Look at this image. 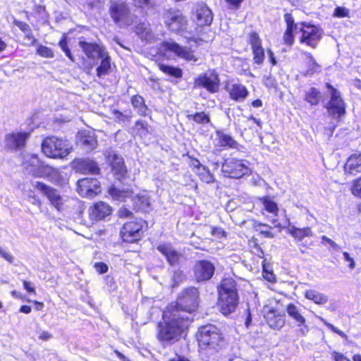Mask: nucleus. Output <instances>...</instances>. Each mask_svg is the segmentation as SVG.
Instances as JSON below:
<instances>
[{"instance_id":"obj_1","label":"nucleus","mask_w":361,"mask_h":361,"mask_svg":"<svg viewBox=\"0 0 361 361\" xmlns=\"http://www.w3.org/2000/svg\"><path fill=\"white\" fill-rule=\"evenodd\" d=\"M190 322L191 318L178 308H167L163 312L162 321L157 325L158 339L164 344L178 341Z\"/></svg>"},{"instance_id":"obj_2","label":"nucleus","mask_w":361,"mask_h":361,"mask_svg":"<svg viewBox=\"0 0 361 361\" xmlns=\"http://www.w3.org/2000/svg\"><path fill=\"white\" fill-rule=\"evenodd\" d=\"M219 305L221 312L228 315L233 312L238 303L237 283L232 278L224 279L218 286Z\"/></svg>"},{"instance_id":"obj_3","label":"nucleus","mask_w":361,"mask_h":361,"mask_svg":"<svg viewBox=\"0 0 361 361\" xmlns=\"http://www.w3.org/2000/svg\"><path fill=\"white\" fill-rule=\"evenodd\" d=\"M197 339L202 348L214 351H218L224 341L219 329L211 324L199 329Z\"/></svg>"},{"instance_id":"obj_4","label":"nucleus","mask_w":361,"mask_h":361,"mask_svg":"<svg viewBox=\"0 0 361 361\" xmlns=\"http://www.w3.org/2000/svg\"><path fill=\"white\" fill-rule=\"evenodd\" d=\"M23 160L25 173L34 177L49 178L54 176L56 172L55 169L42 162L36 154H24Z\"/></svg>"},{"instance_id":"obj_5","label":"nucleus","mask_w":361,"mask_h":361,"mask_svg":"<svg viewBox=\"0 0 361 361\" xmlns=\"http://www.w3.org/2000/svg\"><path fill=\"white\" fill-rule=\"evenodd\" d=\"M198 290L195 287H189L181 291L177 298L176 305H171L170 307L178 308L180 311L184 312L185 315L192 319L191 313L198 305Z\"/></svg>"},{"instance_id":"obj_6","label":"nucleus","mask_w":361,"mask_h":361,"mask_svg":"<svg viewBox=\"0 0 361 361\" xmlns=\"http://www.w3.org/2000/svg\"><path fill=\"white\" fill-rule=\"evenodd\" d=\"M42 150L47 157L54 159H62L70 153L68 141L54 136L43 140Z\"/></svg>"},{"instance_id":"obj_7","label":"nucleus","mask_w":361,"mask_h":361,"mask_svg":"<svg viewBox=\"0 0 361 361\" xmlns=\"http://www.w3.org/2000/svg\"><path fill=\"white\" fill-rule=\"evenodd\" d=\"M162 18L164 24L171 32L181 33L187 29V18L178 9L173 8L164 9Z\"/></svg>"},{"instance_id":"obj_8","label":"nucleus","mask_w":361,"mask_h":361,"mask_svg":"<svg viewBox=\"0 0 361 361\" xmlns=\"http://www.w3.org/2000/svg\"><path fill=\"white\" fill-rule=\"evenodd\" d=\"M248 161L228 158L225 159L221 166V171L226 177L231 178H240L249 172Z\"/></svg>"},{"instance_id":"obj_9","label":"nucleus","mask_w":361,"mask_h":361,"mask_svg":"<svg viewBox=\"0 0 361 361\" xmlns=\"http://www.w3.org/2000/svg\"><path fill=\"white\" fill-rule=\"evenodd\" d=\"M109 12L114 22L119 27L126 26L132 23L130 9L123 1H111Z\"/></svg>"},{"instance_id":"obj_10","label":"nucleus","mask_w":361,"mask_h":361,"mask_svg":"<svg viewBox=\"0 0 361 361\" xmlns=\"http://www.w3.org/2000/svg\"><path fill=\"white\" fill-rule=\"evenodd\" d=\"M194 85L205 88L210 93H216L220 86L219 75L214 70H209L195 79Z\"/></svg>"},{"instance_id":"obj_11","label":"nucleus","mask_w":361,"mask_h":361,"mask_svg":"<svg viewBox=\"0 0 361 361\" xmlns=\"http://www.w3.org/2000/svg\"><path fill=\"white\" fill-rule=\"evenodd\" d=\"M299 30L302 33L300 42L315 48L322 38V30L314 25L306 23H302Z\"/></svg>"},{"instance_id":"obj_12","label":"nucleus","mask_w":361,"mask_h":361,"mask_svg":"<svg viewBox=\"0 0 361 361\" xmlns=\"http://www.w3.org/2000/svg\"><path fill=\"white\" fill-rule=\"evenodd\" d=\"M142 226L143 222L140 219L124 224L121 231L123 241L134 243L140 239L142 233Z\"/></svg>"},{"instance_id":"obj_13","label":"nucleus","mask_w":361,"mask_h":361,"mask_svg":"<svg viewBox=\"0 0 361 361\" xmlns=\"http://www.w3.org/2000/svg\"><path fill=\"white\" fill-rule=\"evenodd\" d=\"M329 114L333 118H339L345 114V106L338 90H334L330 100L324 105Z\"/></svg>"},{"instance_id":"obj_14","label":"nucleus","mask_w":361,"mask_h":361,"mask_svg":"<svg viewBox=\"0 0 361 361\" xmlns=\"http://www.w3.org/2000/svg\"><path fill=\"white\" fill-rule=\"evenodd\" d=\"M30 133L27 132H12L5 135V147L11 151L17 152L23 149L26 145Z\"/></svg>"},{"instance_id":"obj_15","label":"nucleus","mask_w":361,"mask_h":361,"mask_svg":"<svg viewBox=\"0 0 361 361\" xmlns=\"http://www.w3.org/2000/svg\"><path fill=\"white\" fill-rule=\"evenodd\" d=\"M215 271L213 263L206 259L197 261L193 267L194 276L197 282L207 281Z\"/></svg>"},{"instance_id":"obj_16","label":"nucleus","mask_w":361,"mask_h":361,"mask_svg":"<svg viewBox=\"0 0 361 361\" xmlns=\"http://www.w3.org/2000/svg\"><path fill=\"white\" fill-rule=\"evenodd\" d=\"M33 186L39 190L49 200L58 211H60L63 205V200L56 189L51 188L44 183L36 181L33 183Z\"/></svg>"},{"instance_id":"obj_17","label":"nucleus","mask_w":361,"mask_h":361,"mask_svg":"<svg viewBox=\"0 0 361 361\" xmlns=\"http://www.w3.org/2000/svg\"><path fill=\"white\" fill-rule=\"evenodd\" d=\"M105 156L111 166L112 171L114 172L116 178L121 181L123 180L127 173L123 159L112 149L106 150Z\"/></svg>"},{"instance_id":"obj_18","label":"nucleus","mask_w":361,"mask_h":361,"mask_svg":"<svg viewBox=\"0 0 361 361\" xmlns=\"http://www.w3.org/2000/svg\"><path fill=\"white\" fill-rule=\"evenodd\" d=\"M78 192L85 197H93L100 192V183L96 178H85L78 180Z\"/></svg>"},{"instance_id":"obj_19","label":"nucleus","mask_w":361,"mask_h":361,"mask_svg":"<svg viewBox=\"0 0 361 361\" xmlns=\"http://www.w3.org/2000/svg\"><path fill=\"white\" fill-rule=\"evenodd\" d=\"M78 46L86 56L93 61L99 60V58L107 52L103 45L93 42H87L84 40H80Z\"/></svg>"},{"instance_id":"obj_20","label":"nucleus","mask_w":361,"mask_h":361,"mask_svg":"<svg viewBox=\"0 0 361 361\" xmlns=\"http://www.w3.org/2000/svg\"><path fill=\"white\" fill-rule=\"evenodd\" d=\"M286 312L288 315L295 322L298 326L302 327L300 332L303 335L309 331V327L305 325L306 319L303 316L302 310L300 307L290 303L286 307Z\"/></svg>"},{"instance_id":"obj_21","label":"nucleus","mask_w":361,"mask_h":361,"mask_svg":"<svg viewBox=\"0 0 361 361\" xmlns=\"http://www.w3.org/2000/svg\"><path fill=\"white\" fill-rule=\"evenodd\" d=\"M157 249L166 257L167 262L171 266H177L180 264L182 254L178 252L171 244H160Z\"/></svg>"},{"instance_id":"obj_22","label":"nucleus","mask_w":361,"mask_h":361,"mask_svg":"<svg viewBox=\"0 0 361 361\" xmlns=\"http://www.w3.org/2000/svg\"><path fill=\"white\" fill-rule=\"evenodd\" d=\"M196 23L199 26L210 25L213 21L212 10L204 3L197 4L195 8Z\"/></svg>"},{"instance_id":"obj_23","label":"nucleus","mask_w":361,"mask_h":361,"mask_svg":"<svg viewBox=\"0 0 361 361\" xmlns=\"http://www.w3.org/2000/svg\"><path fill=\"white\" fill-rule=\"evenodd\" d=\"M165 48L175 54L177 56L182 58L188 61L196 62L197 59L194 56L190 49L181 47L178 43L172 42H166L164 43Z\"/></svg>"},{"instance_id":"obj_24","label":"nucleus","mask_w":361,"mask_h":361,"mask_svg":"<svg viewBox=\"0 0 361 361\" xmlns=\"http://www.w3.org/2000/svg\"><path fill=\"white\" fill-rule=\"evenodd\" d=\"M73 165L76 171L83 174H97L100 171L97 164L90 159H75L73 162Z\"/></svg>"},{"instance_id":"obj_25","label":"nucleus","mask_w":361,"mask_h":361,"mask_svg":"<svg viewBox=\"0 0 361 361\" xmlns=\"http://www.w3.org/2000/svg\"><path fill=\"white\" fill-rule=\"evenodd\" d=\"M111 212V207L104 202L95 203L89 211L90 219L94 221H99L104 219L109 216Z\"/></svg>"},{"instance_id":"obj_26","label":"nucleus","mask_w":361,"mask_h":361,"mask_svg":"<svg viewBox=\"0 0 361 361\" xmlns=\"http://www.w3.org/2000/svg\"><path fill=\"white\" fill-rule=\"evenodd\" d=\"M78 145L86 152L94 149L97 145V139L91 132H82L78 135Z\"/></svg>"},{"instance_id":"obj_27","label":"nucleus","mask_w":361,"mask_h":361,"mask_svg":"<svg viewBox=\"0 0 361 361\" xmlns=\"http://www.w3.org/2000/svg\"><path fill=\"white\" fill-rule=\"evenodd\" d=\"M345 172L352 175L361 173V153L352 154L344 166Z\"/></svg>"},{"instance_id":"obj_28","label":"nucleus","mask_w":361,"mask_h":361,"mask_svg":"<svg viewBox=\"0 0 361 361\" xmlns=\"http://www.w3.org/2000/svg\"><path fill=\"white\" fill-rule=\"evenodd\" d=\"M133 5L138 12L148 16L154 13L157 4L155 0H133Z\"/></svg>"},{"instance_id":"obj_29","label":"nucleus","mask_w":361,"mask_h":361,"mask_svg":"<svg viewBox=\"0 0 361 361\" xmlns=\"http://www.w3.org/2000/svg\"><path fill=\"white\" fill-rule=\"evenodd\" d=\"M266 318L269 326L274 329L279 330L281 329L285 324L284 314L277 313L276 311L274 310H269L267 312Z\"/></svg>"},{"instance_id":"obj_30","label":"nucleus","mask_w":361,"mask_h":361,"mask_svg":"<svg viewBox=\"0 0 361 361\" xmlns=\"http://www.w3.org/2000/svg\"><path fill=\"white\" fill-rule=\"evenodd\" d=\"M217 144L216 145L223 147H228L232 149H238L240 145L229 135L226 134L222 130H216Z\"/></svg>"},{"instance_id":"obj_31","label":"nucleus","mask_w":361,"mask_h":361,"mask_svg":"<svg viewBox=\"0 0 361 361\" xmlns=\"http://www.w3.org/2000/svg\"><path fill=\"white\" fill-rule=\"evenodd\" d=\"M230 97L236 101L242 102L248 95V91L246 87L241 84H233L228 90Z\"/></svg>"},{"instance_id":"obj_32","label":"nucleus","mask_w":361,"mask_h":361,"mask_svg":"<svg viewBox=\"0 0 361 361\" xmlns=\"http://www.w3.org/2000/svg\"><path fill=\"white\" fill-rule=\"evenodd\" d=\"M135 32L140 39L145 41H151L154 38V35L150 28L149 24L146 22L138 23L135 27Z\"/></svg>"},{"instance_id":"obj_33","label":"nucleus","mask_w":361,"mask_h":361,"mask_svg":"<svg viewBox=\"0 0 361 361\" xmlns=\"http://www.w3.org/2000/svg\"><path fill=\"white\" fill-rule=\"evenodd\" d=\"M133 208L135 211L147 212L149 208V199L147 195H138L131 199Z\"/></svg>"},{"instance_id":"obj_34","label":"nucleus","mask_w":361,"mask_h":361,"mask_svg":"<svg viewBox=\"0 0 361 361\" xmlns=\"http://www.w3.org/2000/svg\"><path fill=\"white\" fill-rule=\"evenodd\" d=\"M131 104L139 115L145 116L148 110L147 106L145 103L143 97L140 95H134L131 98Z\"/></svg>"},{"instance_id":"obj_35","label":"nucleus","mask_w":361,"mask_h":361,"mask_svg":"<svg viewBox=\"0 0 361 361\" xmlns=\"http://www.w3.org/2000/svg\"><path fill=\"white\" fill-rule=\"evenodd\" d=\"M99 60H101V62L97 68V75L100 78L109 73L111 68V58L106 52L99 58Z\"/></svg>"},{"instance_id":"obj_36","label":"nucleus","mask_w":361,"mask_h":361,"mask_svg":"<svg viewBox=\"0 0 361 361\" xmlns=\"http://www.w3.org/2000/svg\"><path fill=\"white\" fill-rule=\"evenodd\" d=\"M109 194L114 200L125 201L126 198L131 196L132 191L129 190H121L112 185L108 190Z\"/></svg>"},{"instance_id":"obj_37","label":"nucleus","mask_w":361,"mask_h":361,"mask_svg":"<svg viewBox=\"0 0 361 361\" xmlns=\"http://www.w3.org/2000/svg\"><path fill=\"white\" fill-rule=\"evenodd\" d=\"M321 92L316 87H310L305 91L304 99L312 106H317L321 99Z\"/></svg>"},{"instance_id":"obj_38","label":"nucleus","mask_w":361,"mask_h":361,"mask_svg":"<svg viewBox=\"0 0 361 361\" xmlns=\"http://www.w3.org/2000/svg\"><path fill=\"white\" fill-rule=\"evenodd\" d=\"M305 296L307 299L312 300L318 305H324L328 302V297L326 295L314 290H307Z\"/></svg>"},{"instance_id":"obj_39","label":"nucleus","mask_w":361,"mask_h":361,"mask_svg":"<svg viewBox=\"0 0 361 361\" xmlns=\"http://www.w3.org/2000/svg\"><path fill=\"white\" fill-rule=\"evenodd\" d=\"M159 69L165 74L174 77L176 78H180L183 75V71L180 68L173 67L166 64H159Z\"/></svg>"},{"instance_id":"obj_40","label":"nucleus","mask_w":361,"mask_h":361,"mask_svg":"<svg viewBox=\"0 0 361 361\" xmlns=\"http://www.w3.org/2000/svg\"><path fill=\"white\" fill-rule=\"evenodd\" d=\"M290 234L295 238L299 240H302L306 236H311L312 235L311 228L309 227H306L304 228H298L293 227L290 230Z\"/></svg>"},{"instance_id":"obj_41","label":"nucleus","mask_w":361,"mask_h":361,"mask_svg":"<svg viewBox=\"0 0 361 361\" xmlns=\"http://www.w3.org/2000/svg\"><path fill=\"white\" fill-rule=\"evenodd\" d=\"M189 120H193L197 123L204 124L210 122V118L204 112H197L187 116Z\"/></svg>"},{"instance_id":"obj_42","label":"nucleus","mask_w":361,"mask_h":361,"mask_svg":"<svg viewBox=\"0 0 361 361\" xmlns=\"http://www.w3.org/2000/svg\"><path fill=\"white\" fill-rule=\"evenodd\" d=\"M261 201L264 207V209L267 212L273 214L277 213L279 210L277 204L275 202L271 200L269 197H264L261 199Z\"/></svg>"},{"instance_id":"obj_43","label":"nucleus","mask_w":361,"mask_h":361,"mask_svg":"<svg viewBox=\"0 0 361 361\" xmlns=\"http://www.w3.org/2000/svg\"><path fill=\"white\" fill-rule=\"evenodd\" d=\"M185 277L186 276H185L183 271L180 270V269H176L173 271V274L172 276L171 286L173 288L178 286L185 279Z\"/></svg>"},{"instance_id":"obj_44","label":"nucleus","mask_w":361,"mask_h":361,"mask_svg":"<svg viewBox=\"0 0 361 361\" xmlns=\"http://www.w3.org/2000/svg\"><path fill=\"white\" fill-rule=\"evenodd\" d=\"M253 53V60L257 64H261L264 59V50L262 47L252 49Z\"/></svg>"},{"instance_id":"obj_45","label":"nucleus","mask_w":361,"mask_h":361,"mask_svg":"<svg viewBox=\"0 0 361 361\" xmlns=\"http://www.w3.org/2000/svg\"><path fill=\"white\" fill-rule=\"evenodd\" d=\"M306 54H307V56L308 59V64H309L307 74L312 75L313 73H314L316 72H319L320 66L317 63L314 57L310 53H307Z\"/></svg>"},{"instance_id":"obj_46","label":"nucleus","mask_w":361,"mask_h":361,"mask_svg":"<svg viewBox=\"0 0 361 361\" xmlns=\"http://www.w3.org/2000/svg\"><path fill=\"white\" fill-rule=\"evenodd\" d=\"M37 54L44 58H53L54 56L52 49L43 45L38 46L37 49Z\"/></svg>"},{"instance_id":"obj_47","label":"nucleus","mask_w":361,"mask_h":361,"mask_svg":"<svg viewBox=\"0 0 361 361\" xmlns=\"http://www.w3.org/2000/svg\"><path fill=\"white\" fill-rule=\"evenodd\" d=\"M284 19L286 23V30L288 32H293L298 30V24H295L294 22V19L292 17L291 14L286 13L284 15Z\"/></svg>"},{"instance_id":"obj_48","label":"nucleus","mask_w":361,"mask_h":361,"mask_svg":"<svg viewBox=\"0 0 361 361\" xmlns=\"http://www.w3.org/2000/svg\"><path fill=\"white\" fill-rule=\"evenodd\" d=\"M351 192L354 196L361 198V177L353 180Z\"/></svg>"},{"instance_id":"obj_49","label":"nucleus","mask_w":361,"mask_h":361,"mask_svg":"<svg viewBox=\"0 0 361 361\" xmlns=\"http://www.w3.org/2000/svg\"><path fill=\"white\" fill-rule=\"evenodd\" d=\"M112 114L118 121L122 122L128 121L132 116L130 111L125 114L116 109H114Z\"/></svg>"},{"instance_id":"obj_50","label":"nucleus","mask_w":361,"mask_h":361,"mask_svg":"<svg viewBox=\"0 0 361 361\" xmlns=\"http://www.w3.org/2000/svg\"><path fill=\"white\" fill-rule=\"evenodd\" d=\"M249 42L252 47V49L262 47V40L259 35L255 32L250 33Z\"/></svg>"},{"instance_id":"obj_51","label":"nucleus","mask_w":361,"mask_h":361,"mask_svg":"<svg viewBox=\"0 0 361 361\" xmlns=\"http://www.w3.org/2000/svg\"><path fill=\"white\" fill-rule=\"evenodd\" d=\"M202 169L204 171L200 174V178L207 183H211L214 181V177L210 173L209 169L207 166H202Z\"/></svg>"},{"instance_id":"obj_52","label":"nucleus","mask_w":361,"mask_h":361,"mask_svg":"<svg viewBox=\"0 0 361 361\" xmlns=\"http://www.w3.org/2000/svg\"><path fill=\"white\" fill-rule=\"evenodd\" d=\"M349 11L345 7H336L334 10V16L338 18H343L348 16Z\"/></svg>"},{"instance_id":"obj_53","label":"nucleus","mask_w":361,"mask_h":361,"mask_svg":"<svg viewBox=\"0 0 361 361\" xmlns=\"http://www.w3.org/2000/svg\"><path fill=\"white\" fill-rule=\"evenodd\" d=\"M14 24L24 33L27 32H29V30H31L30 25L25 22L15 20Z\"/></svg>"},{"instance_id":"obj_54","label":"nucleus","mask_w":361,"mask_h":361,"mask_svg":"<svg viewBox=\"0 0 361 361\" xmlns=\"http://www.w3.org/2000/svg\"><path fill=\"white\" fill-rule=\"evenodd\" d=\"M118 213L119 217H121V218H128L133 215L132 212L125 207H121L118 210Z\"/></svg>"},{"instance_id":"obj_55","label":"nucleus","mask_w":361,"mask_h":361,"mask_svg":"<svg viewBox=\"0 0 361 361\" xmlns=\"http://www.w3.org/2000/svg\"><path fill=\"white\" fill-rule=\"evenodd\" d=\"M94 267L99 274H104L108 271V266L104 262H97Z\"/></svg>"},{"instance_id":"obj_56","label":"nucleus","mask_w":361,"mask_h":361,"mask_svg":"<svg viewBox=\"0 0 361 361\" xmlns=\"http://www.w3.org/2000/svg\"><path fill=\"white\" fill-rule=\"evenodd\" d=\"M263 276L269 282H273L275 281V275L274 273L272 271H267L264 266L263 267Z\"/></svg>"},{"instance_id":"obj_57","label":"nucleus","mask_w":361,"mask_h":361,"mask_svg":"<svg viewBox=\"0 0 361 361\" xmlns=\"http://www.w3.org/2000/svg\"><path fill=\"white\" fill-rule=\"evenodd\" d=\"M293 32H288V30L285 31L283 39L286 44L290 45L293 43L294 37Z\"/></svg>"},{"instance_id":"obj_58","label":"nucleus","mask_w":361,"mask_h":361,"mask_svg":"<svg viewBox=\"0 0 361 361\" xmlns=\"http://www.w3.org/2000/svg\"><path fill=\"white\" fill-rule=\"evenodd\" d=\"M28 202L32 204L37 205L39 207H41L42 202L34 194H31L28 195Z\"/></svg>"},{"instance_id":"obj_59","label":"nucleus","mask_w":361,"mask_h":361,"mask_svg":"<svg viewBox=\"0 0 361 361\" xmlns=\"http://www.w3.org/2000/svg\"><path fill=\"white\" fill-rule=\"evenodd\" d=\"M135 126L137 128H141L144 130H146L147 132H149V126L145 121L139 120V121H136Z\"/></svg>"},{"instance_id":"obj_60","label":"nucleus","mask_w":361,"mask_h":361,"mask_svg":"<svg viewBox=\"0 0 361 361\" xmlns=\"http://www.w3.org/2000/svg\"><path fill=\"white\" fill-rule=\"evenodd\" d=\"M25 37L31 43V45H35V44L37 42V39L34 37L33 34H32V30H29V32H25Z\"/></svg>"},{"instance_id":"obj_61","label":"nucleus","mask_w":361,"mask_h":361,"mask_svg":"<svg viewBox=\"0 0 361 361\" xmlns=\"http://www.w3.org/2000/svg\"><path fill=\"white\" fill-rule=\"evenodd\" d=\"M333 356L334 361H350L348 358L340 353L334 352Z\"/></svg>"},{"instance_id":"obj_62","label":"nucleus","mask_w":361,"mask_h":361,"mask_svg":"<svg viewBox=\"0 0 361 361\" xmlns=\"http://www.w3.org/2000/svg\"><path fill=\"white\" fill-rule=\"evenodd\" d=\"M343 257L345 261L349 262V267L350 269H353L355 267V262L353 259L350 256V255L347 252H344L343 253Z\"/></svg>"},{"instance_id":"obj_63","label":"nucleus","mask_w":361,"mask_h":361,"mask_svg":"<svg viewBox=\"0 0 361 361\" xmlns=\"http://www.w3.org/2000/svg\"><path fill=\"white\" fill-rule=\"evenodd\" d=\"M0 255L10 263H13L14 261L13 256L4 250L1 252Z\"/></svg>"},{"instance_id":"obj_64","label":"nucleus","mask_w":361,"mask_h":361,"mask_svg":"<svg viewBox=\"0 0 361 361\" xmlns=\"http://www.w3.org/2000/svg\"><path fill=\"white\" fill-rule=\"evenodd\" d=\"M86 4L90 8H97L99 5V0H87Z\"/></svg>"}]
</instances>
